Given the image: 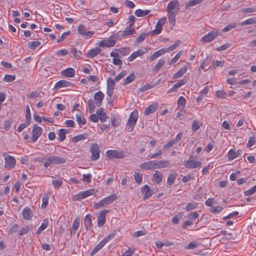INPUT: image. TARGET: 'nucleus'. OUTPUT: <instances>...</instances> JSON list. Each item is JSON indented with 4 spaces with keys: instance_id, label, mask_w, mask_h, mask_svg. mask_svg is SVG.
I'll list each match as a JSON object with an SVG mask.
<instances>
[{
    "instance_id": "nucleus-1",
    "label": "nucleus",
    "mask_w": 256,
    "mask_h": 256,
    "mask_svg": "<svg viewBox=\"0 0 256 256\" xmlns=\"http://www.w3.org/2000/svg\"><path fill=\"white\" fill-rule=\"evenodd\" d=\"M170 166L169 160H150L140 164V168L146 170L167 168Z\"/></svg>"
},
{
    "instance_id": "nucleus-2",
    "label": "nucleus",
    "mask_w": 256,
    "mask_h": 256,
    "mask_svg": "<svg viewBox=\"0 0 256 256\" xmlns=\"http://www.w3.org/2000/svg\"><path fill=\"white\" fill-rule=\"evenodd\" d=\"M180 5L178 0L170 2L167 6L168 16L170 22L174 25L176 16L180 10Z\"/></svg>"
},
{
    "instance_id": "nucleus-3",
    "label": "nucleus",
    "mask_w": 256,
    "mask_h": 256,
    "mask_svg": "<svg viewBox=\"0 0 256 256\" xmlns=\"http://www.w3.org/2000/svg\"><path fill=\"white\" fill-rule=\"evenodd\" d=\"M116 199V196L115 194H111L103 198L99 202H95L94 207L95 209H98L100 208L112 204Z\"/></svg>"
},
{
    "instance_id": "nucleus-4",
    "label": "nucleus",
    "mask_w": 256,
    "mask_h": 256,
    "mask_svg": "<svg viewBox=\"0 0 256 256\" xmlns=\"http://www.w3.org/2000/svg\"><path fill=\"white\" fill-rule=\"evenodd\" d=\"M66 160L64 158L57 156H49L46 157V162L44 164V167L48 168L50 165L62 164L65 163Z\"/></svg>"
},
{
    "instance_id": "nucleus-5",
    "label": "nucleus",
    "mask_w": 256,
    "mask_h": 256,
    "mask_svg": "<svg viewBox=\"0 0 256 256\" xmlns=\"http://www.w3.org/2000/svg\"><path fill=\"white\" fill-rule=\"evenodd\" d=\"M127 153L124 150H108L106 152V156L110 159L122 158L127 156Z\"/></svg>"
},
{
    "instance_id": "nucleus-6",
    "label": "nucleus",
    "mask_w": 256,
    "mask_h": 256,
    "mask_svg": "<svg viewBox=\"0 0 256 256\" xmlns=\"http://www.w3.org/2000/svg\"><path fill=\"white\" fill-rule=\"evenodd\" d=\"M138 118V112L136 110L132 112L130 116L126 126L129 131L133 130Z\"/></svg>"
},
{
    "instance_id": "nucleus-7",
    "label": "nucleus",
    "mask_w": 256,
    "mask_h": 256,
    "mask_svg": "<svg viewBox=\"0 0 256 256\" xmlns=\"http://www.w3.org/2000/svg\"><path fill=\"white\" fill-rule=\"evenodd\" d=\"M185 166L190 169L196 168L202 165V162L196 160L192 156H190L189 159L184 162Z\"/></svg>"
},
{
    "instance_id": "nucleus-8",
    "label": "nucleus",
    "mask_w": 256,
    "mask_h": 256,
    "mask_svg": "<svg viewBox=\"0 0 256 256\" xmlns=\"http://www.w3.org/2000/svg\"><path fill=\"white\" fill-rule=\"evenodd\" d=\"M4 156L5 160L4 168L8 170L14 168L16 165L15 158L6 153L4 154Z\"/></svg>"
},
{
    "instance_id": "nucleus-9",
    "label": "nucleus",
    "mask_w": 256,
    "mask_h": 256,
    "mask_svg": "<svg viewBox=\"0 0 256 256\" xmlns=\"http://www.w3.org/2000/svg\"><path fill=\"white\" fill-rule=\"evenodd\" d=\"M90 152L92 154L90 159L92 160L96 161L100 157V150L98 146L96 144H93L90 148Z\"/></svg>"
},
{
    "instance_id": "nucleus-10",
    "label": "nucleus",
    "mask_w": 256,
    "mask_h": 256,
    "mask_svg": "<svg viewBox=\"0 0 256 256\" xmlns=\"http://www.w3.org/2000/svg\"><path fill=\"white\" fill-rule=\"evenodd\" d=\"M42 132V129L41 127L38 126L36 124H34L33 126L32 130V137L31 142L34 143L35 142L38 138L40 136Z\"/></svg>"
},
{
    "instance_id": "nucleus-11",
    "label": "nucleus",
    "mask_w": 256,
    "mask_h": 256,
    "mask_svg": "<svg viewBox=\"0 0 256 256\" xmlns=\"http://www.w3.org/2000/svg\"><path fill=\"white\" fill-rule=\"evenodd\" d=\"M166 20V18H164L158 20L156 24L155 29L150 32V33L152 35H157L161 32L162 29V26L165 24Z\"/></svg>"
},
{
    "instance_id": "nucleus-12",
    "label": "nucleus",
    "mask_w": 256,
    "mask_h": 256,
    "mask_svg": "<svg viewBox=\"0 0 256 256\" xmlns=\"http://www.w3.org/2000/svg\"><path fill=\"white\" fill-rule=\"evenodd\" d=\"M110 212L108 210H102L100 212L98 216V226L99 228H102L104 224L106 221V214Z\"/></svg>"
},
{
    "instance_id": "nucleus-13",
    "label": "nucleus",
    "mask_w": 256,
    "mask_h": 256,
    "mask_svg": "<svg viewBox=\"0 0 256 256\" xmlns=\"http://www.w3.org/2000/svg\"><path fill=\"white\" fill-rule=\"evenodd\" d=\"M220 34L217 30L210 31L202 38V40L206 42H210Z\"/></svg>"
},
{
    "instance_id": "nucleus-14",
    "label": "nucleus",
    "mask_w": 256,
    "mask_h": 256,
    "mask_svg": "<svg viewBox=\"0 0 256 256\" xmlns=\"http://www.w3.org/2000/svg\"><path fill=\"white\" fill-rule=\"evenodd\" d=\"M94 193V189H90L86 191L81 192L75 196V200H80L88 196L92 195Z\"/></svg>"
},
{
    "instance_id": "nucleus-15",
    "label": "nucleus",
    "mask_w": 256,
    "mask_h": 256,
    "mask_svg": "<svg viewBox=\"0 0 256 256\" xmlns=\"http://www.w3.org/2000/svg\"><path fill=\"white\" fill-rule=\"evenodd\" d=\"M78 33L86 38H90L94 34L92 31H87L85 26L80 24L78 26Z\"/></svg>"
},
{
    "instance_id": "nucleus-16",
    "label": "nucleus",
    "mask_w": 256,
    "mask_h": 256,
    "mask_svg": "<svg viewBox=\"0 0 256 256\" xmlns=\"http://www.w3.org/2000/svg\"><path fill=\"white\" fill-rule=\"evenodd\" d=\"M147 52V50L146 48L144 49H140L136 52H134L128 58L129 62H132L138 56H142L143 54Z\"/></svg>"
},
{
    "instance_id": "nucleus-17",
    "label": "nucleus",
    "mask_w": 256,
    "mask_h": 256,
    "mask_svg": "<svg viewBox=\"0 0 256 256\" xmlns=\"http://www.w3.org/2000/svg\"><path fill=\"white\" fill-rule=\"evenodd\" d=\"M242 153V150L238 149L236 152H235L234 150L232 148L228 153V157L230 160H232L240 156Z\"/></svg>"
},
{
    "instance_id": "nucleus-18",
    "label": "nucleus",
    "mask_w": 256,
    "mask_h": 256,
    "mask_svg": "<svg viewBox=\"0 0 256 256\" xmlns=\"http://www.w3.org/2000/svg\"><path fill=\"white\" fill-rule=\"evenodd\" d=\"M72 85V82L66 80H60L55 84L54 88V90H58L60 88H62L68 87L71 86Z\"/></svg>"
},
{
    "instance_id": "nucleus-19",
    "label": "nucleus",
    "mask_w": 256,
    "mask_h": 256,
    "mask_svg": "<svg viewBox=\"0 0 256 256\" xmlns=\"http://www.w3.org/2000/svg\"><path fill=\"white\" fill-rule=\"evenodd\" d=\"M61 74L66 77L73 78L76 74V72L73 68H69L62 71Z\"/></svg>"
},
{
    "instance_id": "nucleus-20",
    "label": "nucleus",
    "mask_w": 256,
    "mask_h": 256,
    "mask_svg": "<svg viewBox=\"0 0 256 256\" xmlns=\"http://www.w3.org/2000/svg\"><path fill=\"white\" fill-rule=\"evenodd\" d=\"M142 194H144L143 198L144 200L148 198L152 194V192L150 188L148 185L144 186L142 188Z\"/></svg>"
},
{
    "instance_id": "nucleus-21",
    "label": "nucleus",
    "mask_w": 256,
    "mask_h": 256,
    "mask_svg": "<svg viewBox=\"0 0 256 256\" xmlns=\"http://www.w3.org/2000/svg\"><path fill=\"white\" fill-rule=\"evenodd\" d=\"M101 52V50L98 48H92L88 51L86 53V56L88 58H92L99 54Z\"/></svg>"
},
{
    "instance_id": "nucleus-22",
    "label": "nucleus",
    "mask_w": 256,
    "mask_h": 256,
    "mask_svg": "<svg viewBox=\"0 0 256 256\" xmlns=\"http://www.w3.org/2000/svg\"><path fill=\"white\" fill-rule=\"evenodd\" d=\"M166 52V50H165V48H162L160 49L156 52H154L150 57V62L154 61L157 58L158 56H162V54H164Z\"/></svg>"
},
{
    "instance_id": "nucleus-23",
    "label": "nucleus",
    "mask_w": 256,
    "mask_h": 256,
    "mask_svg": "<svg viewBox=\"0 0 256 256\" xmlns=\"http://www.w3.org/2000/svg\"><path fill=\"white\" fill-rule=\"evenodd\" d=\"M104 98V94L100 91H99L95 94L94 96V98L96 101V104L98 106H101Z\"/></svg>"
},
{
    "instance_id": "nucleus-24",
    "label": "nucleus",
    "mask_w": 256,
    "mask_h": 256,
    "mask_svg": "<svg viewBox=\"0 0 256 256\" xmlns=\"http://www.w3.org/2000/svg\"><path fill=\"white\" fill-rule=\"evenodd\" d=\"M22 214L23 218L25 220H30L32 216V210L28 207H26L23 209L22 212Z\"/></svg>"
},
{
    "instance_id": "nucleus-25",
    "label": "nucleus",
    "mask_w": 256,
    "mask_h": 256,
    "mask_svg": "<svg viewBox=\"0 0 256 256\" xmlns=\"http://www.w3.org/2000/svg\"><path fill=\"white\" fill-rule=\"evenodd\" d=\"M96 114L100 122H104L106 120L108 117L106 114L104 112L103 108H101L98 109L96 111Z\"/></svg>"
},
{
    "instance_id": "nucleus-26",
    "label": "nucleus",
    "mask_w": 256,
    "mask_h": 256,
    "mask_svg": "<svg viewBox=\"0 0 256 256\" xmlns=\"http://www.w3.org/2000/svg\"><path fill=\"white\" fill-rule=\"evenodd\" d=\"M186 79H182L179 80L178 82L174 85V86L168 90L169 92H173L176 90V89L180 88L183 85L186 83Z\"/></svg>"
},
{
    "instance_id": "nucleus-27",
    "label": "nucleus",
    "mask_w": 256,
    "mask_h": 256,
    "mask_svg": "<svg viewBox=\"0 0 256 256\" xmlns=\"http://www.w3.org/2000/svg\"><path fill=\"white\" fill-rule=\"evenodd\" d=\"M48 225V220L47 218H46L43 220L42 223L40 225V226L38 228L36 234H40L44 230L46 229Z\"/></svg>"
},
{
    "instance_id": "nucleus-28",
    "label": "nucleus",
    "mask_w": 256,
    "mask_h": 256,
    "mask_svg": "<svg viewBox=\"0 0 256 256\" xmlns=\"http://www.w3.org/2000/svg\"><path fill=\"white\" fill-rule=\"evenodd\" d=\"M178 174L176 172L170 173L168 174L167 183L168 185L172 186L175 180L176 179Z\"/></svg>"
},
{
    "instance_id": "nucleus-29",
    "label": "nucleus",
    "mask_w": 256,
    "mask_h": 256,
    "mask_svg": "<svg viewBox=\"0 0 256 256\" xmlns=\"http://www.w3.org/2000/svg\"><path fill=\"white\" fill-rule=\"evenodd\" d=\"M186 104V100L183 96H180L178 100V106L181 111L183 110Z\"/></svg>"
},
{
    "instance_id": "nucleus-30",
    "label": "nucleus",
    "mask_w": 256,
    "mask_h": 256,
    "mask_svg": "<svg viewBox=\"0 0 256 256\" xmlns=\"http://www.w3.org/2000/svg\"><path fill=\"white\" fill-rule=\"evenodd\" d=\"M187 71V68L186 66L181 68L177 72H176L173 76L174 78H178L181 77Z\"/></svg>"
},
{
    "instance_id": "nucleus-31",
    "label": "nucleus",
    "mask_w": 256,
    "mask_h": 256,
    "mask_svg": "<svg viewBox=\"0 0 256 256\" xmlns=\"http://www.w3.org/2000/svg\"><path fill=\"white\" fill-rule=\"evenodd\" d=\"M153 178L154 182L159 184L162 180V175L160 172L156 171L153 175Z\"/></svg>"
},
{
    "instance_id": "nucleus-32",
    "label": "nucleus",
    "mask_w": 256,
    "mask_h": 256,
    "mask_svg": "<svg viewBox=\"0 0 256 256\" xmlns=\"http://www.w3.org/2000/svg\"><path fill=\"white\" fill-rule=\"evenodd\" d=\"M84 226L86 227V229L88 228V226L92 227V216L90 214H88L86 215L84 218Z\"/></svg>"
},
{
    "instance_id": "nucleus-33",
    "label": "nucleus",
    "mask_w": 256,
    "mask_h": 256,
    "mask_svg": "<svg viewBox=\"0 0 256 256\" xmlns=\"http://www.w3.org/2000/svg\"><path fill=\"white\" fill-rule=\"evenodd\" d=\"M116 234V232L113 231L110 234L106 236L102 241H100L102 244L104 246L110 240L113 238Z\"/></svg>"
},
{
    "instance_id": "nucleus-34",
    "label": "nucleus",
    "mask_w": 256,
    "mask_h": 256,
    "mask_svg": "<svg viewBox=\"0 0 256 256\" xmlns=\"http://www.w3.org/2000/svg\"><path fill=\"white\" fill-rule=\"evenodd\" d=\"M150 12V10H142L140 9H138L135 11L134 14L138 17H142L148 14Z\"/></svg>"
},
{
    "instance_id": "nucleus-35",
    "label": "nucleus",
    "mask_w": 256,
    "mask_h": 256,
    "mask_svg": "<svg viewBox=\"0 0 256 256\" xmlns=\"http://www.w3.org/2000/svg\"><path fill=\"white\" fill-rule=\"evenodd\" d=\"M256 24V18H249L246 20L241 22L240 24V26H245V25H249L252 24Z\"/></svg>"
},
{
    "instance_id": "nucleus-36",
    "label": "nucleus",
    "mask_w": 256,
    "mask_h": 256,
    "mask_svg": "<svg viewBox=\"0 0 256 256\" xmlns=\"http://www.w3.org/2000/svg\"><path fill=\"white\" fill-rule=\"evenodd\" d=\"M157 108L158 107L156 104H152L148 106V107L146 108V110L144 111V114L147 116L151 113L154 112L156 110Z\"/></svg>"
},
{
    "instance_id": "nucleus-37",
    "label": "nucleus",
    "mask_w": 256,
    "mask_h": 256,
    "mask_svg": "<svg viewBox=\"0 0 256 256\" xmlns=\"http://www.w3.org/2000/svg\"><path fill=\"white\" fill-rule=\"evenodd\" d=\"M49 194L48 192L45 193L42 198V203L41 206L42 208H45L48 204Z\"/></svg>"
},
{
    "instance_id": "nucleus-38",
    "label": "nucleus",
    "mask_w": 256,
    "mask_h": 256,
    "mask_svg": "<svg viewBox=\"0 0 256 256\" xmlns=\"http://www.w3.org/2000/svg\"><path fill=\"white\" fill-rule=\"evenodd\" d=\"M71 52L74 55L75 59L79 60L82 56V53L80 51L78 50L76 48H72L70 50Z\"/></svg>"
},
{
    "instance_id": "nucleus-39",
    "label": "nucleus",
    "mask_w": 256,
    "mask_h": 256,
    "mask_svg": "<svg viewBox=\"0 0 256 256\" xmlns=\"http://www.w3.org/2000/svg\"><path fill=\"white\" fill-rule=\"evenodd\" d=\"M104 245L102 244V243L100 242L91 251L90 253V255L91 256H94L98 251H99L103 246Z\"/></svg>"
},
{
    "instance_id": "nucleus-40",
    "label": "nucleus",
    "mask_w": 256,
    "mask_h": 256,
    "mask_svg": "<svg viewBox=\"0 0 256 256\" xmlns=\"http://www.w3.org/2000/svg\"><path fill=\"white\" fill-rule=\"evenodd\" d=\"M165 60L163 59H160L158 60V62L154 68L153 70L154 72L158 71L165 64Z\"/></svg>"
},
{
    "instance_id": "nucleus-41",
    "label": "nucleus",
    "mask_w": 256,
    "mask_h": 256,
    "mask_svg": "<svg viewBox=\"0 0 256 256\" xmlns=\"http://www.w3.org/2000/svg\"><path fill=\"white\" fill-rule=\"evenodd\" d=\"M86 134H82L74 136L72 138V141L74 142H77L81 140L86 138Z\"/></svg>"
},
{
    "instance_id": "nucleus-42",
    "label": "nucleus",
    "mask_w": 256,
    "mask_h": 256,
    "mask_svg": "<svg viewBox=\"0 0 256 256\" xmlns=\"http://www.w3.org/2000/svg\"><path fill=\"white\" fill-rule=\"evenodd\" d=\"M80 226V220L78 219H76L74 220L72 226V230L71 231V234L72 233L75 234L76 231L78 230Z\"/></svg>"
},
{
    "instance_id": "nucleus-43",
    "label": "nucleus",
    "mask_w": 256,
    "mask_h": 256,
    "mask_svg": "<svg viewBox=\"0 0 256 256\" xmlns=\"http://www.w3.org/2000/svg\"><path fill=\"white\" fill-rule=\"evenodd\" d=\"M40 44V42L38 41L28 42V47L31 50H34Z\"/></svg>"
},
{
    "instance_id": "nucleus-44",
    "label": "nucleus",
    "mask_w": 256,
    "mask_h": 256,
    "mask_svg": "<svg viewBox=\"0 0 256 256\" xmlns=\"http://www.w3.org/2000/svg\"><path fill=\"white\" fill-rule=\"evenodd\" d=\"M76 118L78 123L80 125H84L86 123V118L80 114H76Z\"/></svg>"
},
{
    "instance_id": "nucleus-45",
    "label": "nucleus",
    "mask_w": 256,
    "mask_h": 256,
    "mask_svg": "<svg viewBox=\"0 0 256 256\" xmlns=\"http://www.w3.org/2000/svg\"><path fill=\"white\" fill-rule=\"evenodd\" d=\"M41 92H42L41 91H38V90L33 91V92H31L30 94H28L27 96L28 98H31V99L36 98L40 96V94Z\"/></svg>"
},
{
    "instance_id": "nucleus-46",
    "label": "nucleus",
    "mask_w": 256,
    "mask_h": 256,
    "mask_svg": "<svg viewBox=\"0 0 256 256\" xmlns=\"http://www.w3.org/2000/svg\"><path fill=\"white\" fill-rule=\"evenodd\" d=\"M88 112L92 114L94 112L95 108V105L93 100H89L88 102Z\"/></svg>"
},
{
    "instance_id": "nucleus-47",
    "label": "nucleus",
    "mask_w": 256,
    "mask_h": 256,
    "mask_svg": "<svg viewBox=\"0 0 256 256\" xmlns=\"http://www.w3.org/2000/svg\"><path fill=\"white\" fill-rule=\"evenodd\" d=\"M64 131V128L58 130V139L60 142H63L66 138V134Z\"/></svg>"
},
{
    "instance_id": "nucleus-48",
    "label": "nucleus",
    "mask_w": 256,
    "mask_h": 256,
    "mask_svg": "<svg viewBox=\"0 0 256 256\" xmlns=\"http://www.w3.org/2000/svg\"><path fill=\"white\" fill-rule=\"evenodd\" d=\"M197 204H198L195 202H189L187 204L185 208L186 210L190 211L196 208L198 206Z\"/></svg>"
},
{
    "instance_id": "nucleus-49",
    "label": "nucleus",
    "mask_w": 256,
    "mask_h": 256,
    "mask_svg": "<svg viewBox=\"0 0 256 256\" xmlns=\"http://www.w3.org/2000/svg\"><path fill=\"white\" fill-rule=\"evenodd\" d=\"M223 210V208L221 206H212L210 211L212 214H216L220 212Z\"/></svg>"
},
{
    "instance_id": "nucleus-50",
    "label": "nucleus",
    "mask_w": 256,
    "mask_h": 256,
    "mask_svg": "<svg viewBox=\"0 0 256 256\" xmlns=\"http://www.w3.org/2000/svg\"><path fill=\"white\" fill-rule=\"evenodd\" d=\"M148 34L144 32L142 33L136 38V42L137 43H140L143 42L146 38L148 36Z\"/></svg>"
},
{
    "instance_id": "nucleus-51",
    "label": "nucleus",
    "mask_w": 256,
    "mask_h": 256,
    "mask_svg": "<svg viewBox=\"0 0 256 256\" xmlns=\"http://www.w3.org/2000/svg\"><path fill=\"white\" fill-rule=\"evenodd\" d=\"M135 79V76L133 74H130L126 78L124 82V85H126L132 82Z\"/></svg>"
},
{
    "instance_id": "nucleus-52",
    "label": "nucleus",
    "mask_w": 256,
    "mask_h": 256,
    "mask_svg": "<svg viewBox=\"0 0 256 256\" xmlns=\"http://www.w3.org/2000/svg\"><path fill=\"white\" fill-rule=\"evenodd\" d=\"M181 43L180 40H177L174 44L171 45L170 47L165 48V50H166V52L172 51L175 50Z\"/></svg>"
},
{
    "instance_id": "nucleus-53",
    "label": "nucleus",
    "mask_w": 256,
    "mask_h": 256,
    "mask_svg": "<svg viewBox=\"0 0 256 256\" xmlns=\"http://www.w3.org/2000/svg\"><path fill=\"white\" fill-rule=\"evenodd\" d=\"M218 66L222 67L223 66L222 62H220V61L217 60H214L212 61V66L210 68L214 69V68H217Z\"/></svg>"
},
{
    "instance_id": "nucleus-54",
    "label": "nucleus",
    "mask_w": 256,
    "mask_h": 256,
    "mask_svg": "<svg viewBox=\"0 0 256 256\" xmlns=\"http://www.w3.org/2000/svg\"><path fill=\"white\" fill-rule=\"evenodd\" d=\"M204 0H190L188 1L186 4V7H190L198 4L202 2Z\"/></svg>"
},
{
    "instance_id": "nucleus-55",
    "label": "nucleus",
    "mask_w": 256,
    "mask_h": 256,
    "mask_svg": "<svg viewBox=\"0 0 256 256\" xmlns=\"http://www.w3.org/2000/svg\"><path fill=\"white\" fill-rule=\"evenodd\" d=\"M182 53V51L178 52L176 54L174 58H172V59H171V60L170 62V64H174L176 63L178 61V60L180 58V57L181 56Z\"/></svg>"
},
{
    "instance_id": "nucleus-56",
    "label": "nucleus",
    "mask_w": 256,
    "mask_h": 256,
    "mask_svg": "<svg viewBox=\"0 0 256 256\" xmlns=\"http://www.w3.org/2000/svg\"><path fill=\"white\" fill-rule=\"evenodd\" d=\"M236 22L229 24L222 30V32H228L236 27Z\"/></svg>"
},
{
    "instance_id": "nucleus-57",
    "label": "nucleus",
    "mask_w": 256,
    "mask_h": 256,
    "mask_svg": "<svg viewBox=\"0 0 256 256\" xmlns=\"http://www.w3.org/2000/svg\"><path fill=\"white\" fill-rule=\"evenodd\" d=\"M256 192V185L251 188L244 192V194L246 196L252 195Z\"/></svg>"
},
{
    "instance_id": "nucleus-58",
    "label": "nucleus",
    "mask_w": 256,
    "mask_h": 256,
    "mask_svg": "<svg viewBox=\"0 0 256 256\" xmlns=\"http://www.w3.org/2000/svg\"><path fill=\"white\" fill-rule=\"evenodd\" d=\"M155 85L154 84H146L144 85L143 86L140 88V92H144L151 88H152Z\"/></svg>"
},
{
    "instance_id": "nucleus-59",
    "label": "nucleus",
    "mask_w": 256,
    "mask_h": 256,
    "mask_svg": "<svg viewBox=\"0 0 256 256\" xmlns=\"http://www.w3.org/2000/svg\"><path fill=\"white\" fill-rule=\"evenodd\" d=\"M118 116L115 115L112 116L110 120L112 126L114 127L117 126L118 125Z\"/></svg>"
},
{
    "instance_id": "nucleus-60",
    "label": "nucleus",
    "mask_w": 256,
    "mask_h": 256,
    "mask_svg": "<svg viewBox=\"0 0 256 256\" xmlns=\"http://www.w3.org/2000/svg\"><path fill=\"white\" fill-rule=\"evenodd\" d=\"M217 97L221 98H226V93L222 90H218L216 92Z\"/></svg>"
},
{
    "instance_id": "nucleus-61",
    "label": "nucleus",
    "mask_w": 256,
    "mask_h": 256,
    "mask_svg": "<svg viewBox=\"0 0 256 256\" xmlns=\"http://www.w3.org/2000/svg\"><path fill=\"white\" fill-rule=\"evenodd\" d=\"M135 30L134 29H129L128 28H127L123 32L122 34V36H130L132 35Z\"/></svg>"
},
{
    "instance_id": "nucleus-62",
    "label": "nucleus",
    "mask_w": 256,
    "mask_h": 256,
    "mask_svg": "<svg viewBox=\"0 0 256 256\" xmlns=\"http://www.w3.org/2000/svg\"><path fill=\"white\" fill-rule=\"evenodd\" d=\"M134 178L136 183L140 184L142 182V178L141 174L135 172L134 174Z\"/></svg>"
},
{
    "instance_id": "nucleus-63",
    "label": "nucleus",
    "mask_w": 256,
    "mask_h": 256,
    "mask_svg": "<svg viewBox=\"0 0 256 256\" xmlns=\"http://www.w3.org/2000/svg\"><path fill=\"white\" fill-rule=\"evenodd\" d=\"M30 124V122L26 121V122L20 124L18 128V131L21 132L24 128H26Z\"/></svg>"
},
{
    "instance_id": "nucleus-64",
    "label": "nucleus",
    "mask_w": 256,
    "mask_h": 256,
    "mask_svg": "<svg viewBox=\"0 0 256 256\" xmlns=\"http://www.w3.org/2000/svg\"><path fill=\"white\" fill-rule=\"evenodd\" d=\"M92 176L90 174H84L82 175V180L87 183H90L92 180Z\"/></svg>"
}]
</instances>
